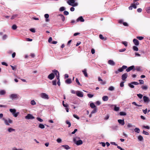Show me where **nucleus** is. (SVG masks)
Returning a JSON list of instances; mask_svg holds the SVG:
<instances>
[{"mask_svg": "<svg viewBox=\"0 0 150 150\" xmlns=\"http://www.w3.org/2000/svg\"><path fill=\"white\" fill-rule=\"evenodd\" d=\"M67 3L69 5L73 6H75L78 5V4L75 3V0H67Z\"/></svg>", "mask_w": 150, "mask_h": 150, "instance_id": "nucleus-1", "label": "nucleus"}, {"mask_svg": "<svg viewBox=\"0 0 150 150\" xmlns=\"http://www.w3.org/2000/svg\"><path fill=\"white\" fill-rule=\"evenodd\" d=\"M127 67L126 66L123 65L122 67L119 69L118 70L115 71V73L116 74H117L119 72H122L124 69H125L127 68Z\"/></svg>", "mask_w": 150, "mask_h": 150, "instance_id": "nucleus-2", "label": "nucleus"}, {"mask_svg": "<svg viewBox=\"0 0 150 150\" xmlns=\"http://www.w3.org/2000/svg\"><path fill=\"white\" fill-rule=\"evenodd\" d=\"M40 96L42 98L45 99H49V97L47 94L45 93H42L40 94Z\"/></svg>", "mask_w": 150, "mask_h": 150, "instance_id": "nucleus-3", "label": "nucleus"}, {"mask_svg": "<svg viewBox=\"0 0 150 150\" xmlns=\"http://www.w3.org/2000/svg\"><path fill=\"white\" fill-rule=\"evenodd\" d=\"M2 120L4 121L5 124L7 125H9L10 123H12V120L10 119H8V120L6 119L5 118H3Z\"/></svg>", "mask_w": 150, "mask_h": 150, "instance_id": "nucleus-4", "label": "nucleus"}, {"mask_svg": "<svg viewBox=\"0 0 150 150\" xmlns=\"http://www.w3.org/2000/svg\"><path fill=\"white\" fill-rule=\"evenodd\" d=\"M52 72L54 75L56 76V78L57 79H59V74L58 71L55 69L52 70Z\"/></svg>", "mask_w": 150, "mask_h": 150, "instance_id": "nucleus-5", "label": "nucleus"}, {"mask_svg": "<svg viewBox=\"0 0 150 150\" xmlns=\"http://www.w3.org/2000/svg\"><path fill=\"white\" fill-rule=\"evenodd\" d=\"M73 141L77 145H79L82 144H83V142L81 140H79L76 141V139L74 138L73 139Z\"/></svg>", "mask_w": 150, "mask_h": 150, "instance_id": "nucleus-6", "label": "nucleus"}, {"mask_svg": "<svg viewBox=\"0 0 150 150\" xmlns=\"http://www.w3.org/2000/svg\"><path fill=\"white\" fill-rule=\"evenodd\" d=\"M25 118L27 119H34V117L32 115L29 114L25 117Z\"/></svg>", "mask_w": 150, "mask_h": 150, "instance_id": "nucleus-7", "label": "nucleus"}, {"mask_svg": "<svg viewBox=\"0 0 150 150\" xmlns=\"http://www.w3.org/2000/svg\"><path fill=\"white\" fill-rule=\"evenodd\" d=\"M76 95L78 97H83V94L82 92L79 91H77L76 92Z\"/></svg>", "mask_w": 150, "mask_h": 150, "instance_id": "nucleus-8", "label": "nucleus"}, {"mask_svg": "<svg viewBox=\"0 0 150 150\" xmlns=\"http://www.w3.org/2000/svg\"><path fill=\"white\" fill-rule=\"evenodd\" d=\"M55 77V75L53 73H51L48 76V78L50 80L53 79Z\"/></svg>", "mask_w": 150, "mask_h": 150, "instance_id": "nucleus-9", "label": "nucleus"}, {"mask_svg": "<svg viewBox=\"0 0 150 150\" xmlns=\"http://www.w3.org/2000/svg\"><path fill=\"white\" fill-rule=\"evenodd\" d=\"M143 98L144 101L145 103H148L150 101L149 98L146 96H144L143 97Z\"/></svg>", "mask_w": 150, "mask_h": 150, "instance_id": "nucleus-10", "label": "nucleus"}, {"mask_svg": "<svg viewBox=\"0 0 150 150\" xmlns=\"http://www.w3.org/2000/svg\"><path fill=\"white\" fill-rule=\"evenodd\" d=\"M127 76V73H124L122 76V79L123 81H125Z\"/></svg>", "mask_w": 150, "mask_h": 150, "instance_id": "nucleus-11", "label": "nucleus"}, {"mask_svg": "<svg viewBox=\"0 0 150 150\" xmlns=\"http://www.w3.org/2000/svg\"><path fill=\"white\" fill-rule=\"evenodd\" d=\"M134 66L133 65L132 66H130L127 69H126V71L127 72H129L131 70H134Z\"/></svg>", "mask_w": 150, "mask_h": 150, "instance_id": "nucleus-12", "label": "nucleus"}, {"mask_svg": "<svg viewBox=\"0 0 150 150\" xmlns=\"http://www.w3.org/2000/svg\"><path fill=\"white\" fill-rule=\"evenodd\" d=\"M10 98L12 100L17 98H18L17 95V94H11L10 95Z\"/></svg>", "mask_w": 150, "mask_h": 150, "instance_id": "nucleus-13", "label": "nucleus"}, {"mask_svg": "<svg viewBox=\"0 0 150 150\" xmlns=\"http://www.w3.org/2000/svg\"><path fill=\"white\" fill-rule=\"evenodd\" d=\"M82 72L84 75V76L86 77H88V75L87 73V69H84L82 71Z\"/></svg>", "mask_w": 150, "mask_h": 150, "instance_id": "nucleus-14", "label": "nucleus"}, {"mask_svg": "<svg viewBox=\"0 0 150 150\" xmlns=\"http://www.w3.org/2000/svg\"><path fill=\"white\" fill-rule=\"evenodd\" d=\"M133 42L136 45H138L139 44V41L136 39H134L133 40Z\"/></svg>", "mask_w": 150, "mask_h": 150, "instance_id": "nucleus-15", "label": "nucleus"}, {"mask_svg": "<svg viewBox=\"0 0 150 150\" xmlns=\"http://www.w3.org/2000/svg\"><path fill=\"white\" fill-rule=\"evenodd\" d=\"M76 21L78 22L80 21L81 22H83L84 21V20L83 18V17L81 16L79 17L76 20Z\"/></svg>", "mask_w": 150, "mask_h": 150, "instance_id": "nucleus-16", "label": "nucleus"}, {"mask_svg": "<svg viewBox=\"0 0 150 150\" xmlns=\"http://www.w3.org/2000/svg\"><path fill=\"white\" fill-rule=\"evenodd\" d=\"M108 62L109 64L112 66L115 65V62L112 60H108Z\"/></svg>", "mask_w": 150, "mask_h": 150, "instance_id": "nucleus-17", "label": "nucleus"}, {"mask_svg": "<svg viewBox=\"0 0 150 150\" xmlns=\"http://www.w3.org/2000/svg\"><path fill=\"white\" fill-rule=\"evenodd\" d=\"M118 122L119 123L121 124L122 125H125V122L124 120H121V119L118 120Z\"/></svg>", "mask_w": 150, "mask_h": 150, "instance_id": "nucleus-18", "label": "nucleus"}, {"mask_svg": "<svg viewBox=\"0 0 150 150\" xmlns=\"http://www.w3.org/2000/svg\"><path fill=\"white\" fill-rule=\"evenodd\" d=\"M58 16L60 17V18H61V19L62 21L64 22L65 21V18L63 15L59 14L58 15Z\"/></svg>", "mask_w": 150, "mask_h": 150, "instance_id": "nucleus-19", "label": "nucleus"}, {"mask_svg": "<svg viewBox=\"0 0 150 150\" xmlns=\"http://www.w3.org/2000/svg\"><path fill=\"white\" fill-rule=\"evenodd\" d=\"M65 82L67 84H70L72 82L71 79H68L66 80Z\"/></svg>", "mask_w": 150, "mask_h": 150, "instance_id": "nucleus-20", "label": "nucleus"}, {"mask_svg": "<svg viewBox=\"0 0 150 150\" xmlns=\"http://www.w3.org/2000/svg\"><path fill=\"white\" fill-rule=\"evenodd\" d=\"M135 70H136L137 71H141V68L140 67H137L136 68H134L133 71H134Z\"/></svg>", "mask_w": 150, "mask_h": 150, "instance_id": "nucleus-21", "label": "nucleus"}, {"mask_svg": "<svg viewBox=\"0 0 150 150\" xmlns=\"http://www.w3.org/2000/svg\"><path fill=\"white\" fill-rule=\"evenodd\" d=\"M108 98L107 96H104L102 97V99L104 101H106L108 100Z\"/></svg>", "mask_w": 150, "mask_h": 150, "instance_id": "nucleus-22", "label": "nucleus"}, {"mask_svg": "<svg viewBox=\"0 0 150 150\" xmlns=\"http://www.w3.org/2000/svg\"><path fill=\"white\" fill-rule=\"evenodd\" d=\"M99 38L101 40H106L107 39V38L106 37L105 38L102 35L100 34L99 35Z\"/></svg>", "mask_w": 150, "mask_h": 150, "instance_id": "nucleus-23", "label": "nucleus"}, {"mask_svg": "<svg viewBox=\"0 0 150 150\" xmlns=\"http://www.w3.org/2000/svg\"><path fill=\"white\" fill-rule=\"evenodd\" d=\"M62 146L64 147L65 149L67 150L69 149L70 148L69 146L67 145H62Z\"/></svg>", "mask_w": 150, "mask_h": 150, "instance_id": "nucleus-24", "label": "nucleus"}, {"mask_svg": "<svg viewBox=\"0 0 150 150\" xmlns=\"http://www.w3.org/2000/svg\"><path fill=\"white\" fill-rule=\"evenodd\" d=\"M6 92L4 90H1L0 91V95H3L5 94Z\"/></svg>", "mask_w": 150, "mask_h": 150, "instance_id": "nucleus-25", "label": "nucleus"}, {"mask_svg": "<svg viewBox=\"0 0 150 150\" xmlns=\"http://www.w3.org/2000/svg\"><path fill=\"white\" fill-rule=\"evenodd\" d=\"M90 106L92 108H96V105L93 103H91L90 104Z\"/></svg>", "mask_w": 150, "mask_h": 150, "instance_id": "nucleus-26", "label": "nucleus"}, {"mask_svg": "<svg viewBox=\"0 0 150 150\" xmlns=\"http://www.w3.org/2000/svg\"><path fill=\"white\" fill-rule=\"evenodd\" d=\"M138 139L139 141H142L143 140V137L141 135L139 136Z\"/></svg>", "mask_w": 150, "mask_h": 150, "instance_id": "nucleus-27", "label": "nucleus"}, {"mask_svg": "<svg viewBox=\"0 0 150 150\" xmlns=\"http://www.w3.org/2000/svg\"><path fill=\"white\" fill-rule=\"evenodd\" d=\"M9 111L11 112L12 113V114L16 112V110L15 109H10Z\"/></svg>", "mask_w": 150, "mask_h": 150, "instance_id": "nucleus-28", "label": "nucleus"}, {"mask_svg": "<svg viewBox=\"0 0 150 150\" xmlns=\"http://www.w3.org/2000/svg\"><path fill=\"white\" fill-rule=\"evenodd\" d=\"M126 113L125 112H120V115L121 116L126 115Z\"/></svg>", "mask_w": 150, "mask_h": 150, "instance_id": "nucleus-29", "label": "nucleus"}, {"mask_svg": "<svg viewBox=\"0 0 150 150\" xmlns=\"http://www.w3.org/2000/svg\"><path fill=\"white\" fill-rule=\"evenodd\" d=\"M97 109L96 108H94L93 110L91 112V113H96L97 112Z\"/></svg>", "mask_w": 150, "mask_h": 150, "instance_id": "nucleus-30", "label": "nucleus"}, {"mask_svg": "<svg viewBox=\"0 0 150 150\" xmlns=\"http://www.w3.org/2000/svg\"><path fill=\"white\" fill-rule=\"evenodd\" d=\"M133 49L134 51H137L138 50V47L135 46H134L133 47Z\"/></svg>", "mask_w": 150, "mask_h": 150, "instance_id": "nucleus-31", "label": "nucleus"}, {"mask_svg": "<svg viewBox=\"0 0 150 150\" xmlns=\"http://www.w3.org/2000/svg\"><path fill=\"white\" fill-rule=\"evenodd\" d=\"M119 107H117L116 106V105H115V107L114 108V110L115 111H118L119 110Z\"/></svg>", "mask_w": 150, "mask_h": 150, "instance_id": "nucleus-32", "label": "nucleus"}, {"mask_svg": "<svg viewBox=\"0 0 150 150\" xmlns=\"http://www.w3.org/2000/svg\"><path fill=\"white\" fill-rule=\"evenodd\" d=\"M134 130L135 132L137 133H139L140 132V129L138 128H136L134 129Z\"/></svg>", "mask_w": 150, "mask_h": 150, "instance_id": "nucleus-33", "label": "nucleus"}, {"mask_svg": "<svg viewBox=\"0 0 150 150\" xmlns=\"http://www.w3.org/2000/svg\"><path fill=\"white\" fill-rule=\"evenodd\" d=\"M66 123L68 125V127H71V123L68 120H66Z\"/></svg>", "mask_w": 150, "mask_h": 150, "instance_id": "nucleus-34", "label": "nucleus"}, {"mask_svg": "<svg viewBox=\"0 0 150 150\" xmlns=\"http://www.w3.org/2000/svg\"><path fill=\"white\" fill-rule=\"evenodd\" d=\"M39 127L41 129H43L45 128V126L44 125L41 124H39Z\"/></svg>", "mask_w": 150, "mask_h": 150, "instance_id": "nucleus-35", "label": "nucleus"}, {"mask_svg": "<svg viewBox=\"0 0 150 150\" xmlns=\"http://www.w3.org/2000/svg\"><path fill=\"white\" fill-rule=\"evenodd\" d=\"M142 88L143 90H146L148 88V87L147 86H142Z\"/></svg>", "mask_w": 150, "mask_h": 150, "instance_id": "nucleus-36", "label": "nucleus"}, {"mask_svg": "<svg viewBox=\"0 0 150 150\" xmlns=\"http://www.w3.org/2000/svg\"><path fill=\"white\" fill-rule=\"evenodd\" d=\"M65 9V8L64 7L62 6L59 9V11H64Z\"/></svg>", "mask_w": 150, "mask_h": 150, "instance_id": "nucleus-37", "label": "nucleus"}, {"mask_svg": "<svg viewBox=\"0 0 150 150\" xmlns=\"http://www.w3.org/2000/svg\"><path fill=\"white\" fill-rule=\"evenodd\" d=\"M12 28L13 30H16L17 28V26L16 25H13L12 27Z\"/></svg>", "mask_w": 150, "mask_h": 150, "instance_id": "nucleus-38", "label": "nucleus"}, {"mask_svg": "<svg viewBox=\"0 0 150 150\" xmlns=\"http://www.w3.org/2000/svg\"><path fill=\"white\" fill-rule=\"evenodd\" d=\"M137 38L139 40H142L144 39V38L142 36H137Z\"/></svg>", "mask_w": 150, "mask_h": 150, "instance_id": "nucleus-39", "label": "nucleus"}, {"mask_svg": "<svg viewBox=\"0 0 150 150\" xmlns=\"http://www.w3.org/2000/svg\"><path fill=\"white\" fill-rule=\"evenodd\" d=\"M114 89V87L112 86H110L108 88V90L110 91H113Z\"/></svg>", "mask_w": 150, "mask_h": 150, "instance_id": "nucleus-40", "label": "nucleus"}, {"mask_svg": "<svg viewBox=\"0 0 150 150\" xmlns=\"http://www.w3.org/2000/svg\"><path fill=\"white\" fill-rule=\"evenodd\" d=\"M19 114V112H17V113L15 112L14 113H13V115L15 117H16Z\"/></svg>", "mask_w": 150, "mask_h": 150, "instance_id": "nucleus-41", "label": "nucleus"}, {"mask_svg": "<svg viewBox=\"0 0 150 150\" xmlns=\"http://www.w3.org/2000/svg\"><path fill=\"white\" fill-rule=\"evenodd\" d=\"M127 126L128 128H130L133 127V126L131 124L129 123L128 124Z\"/></svg>", "mask_w": 150, "mask_h": 150, "instance_id": "nucleus-42", "label": "nucleus"}, {"mask_svg": "<svg viewBox=\"0 0 150 150\" xmlns=\"http://www.w3.org/2000/svg\"><path fill=\"white\" fill-rule=\"evenodd\" d=\"M8 131L9 132H11L12 131H15V129H12V128H10L8 129Z\"/></svg>", "mask_w": 150, "mask_h": 150, "instance_id": "nucleus-43", "label": "nucleus"}, {"mask_svg": "<svg viewBox=\"0 0 150 150\" xmlns=\"http://www.w3.org/2000/svg\"><path fill=\"white\" fill-rule=\"evenodd\" d=\"M131 6L132 8H137V6L134 3L132 4H131Z\"/></svg>", "mask_w": 150, "mask_h": 150, "instance_id": "nucleus-44", "label": "nucleus"}, {"mask_svg": "<svg viewBox=\"0 0 150 150\" xmlns=\"http://www.w3.org/2000/svg\"><path fill=\"white\" fill-rule=\"evenodd\" d=\"M52 84L53 85H57V80H54L52 81Z\"/></svg>", "mask_w": 150, "mask_h": 150, "instance_id": "nucleus-45", "label": "nucleus"}, {"mask_svg": "<svg viewBox=\"0 0 150 150\" xmlns=\"http://www.w3.org/2000/svg\"><path fill=\"white\" fill-rule=\"evenodd\" d=\"M7 37V35H4L2 37V39L5 40L6 39Z\"/></svg>", "mask_w": 150, "mask_h": 150, "instance_id": "nucleus-46", "label": "nucleus"}, {"mask_svg": "<svg viewBox=\"0 0 150 150\" xmlns=\"http://www.w3.org/2000/svg\"><path fill=\"white\" fill-rule=\"evenodd\" d=\"M142 133L143 134L146 135H149V133L148 132L145 131L144 130H143Z\"/></svg>", "mask_w": 150, "mask_h": 150, "instance_id": "nucleus-47", "label": "nucleus"}, {"mask_svg": "<svg viewBox=\"0 0 150 150\" xmlns=\"http://www.w3.org/2000/svg\"><path fill=\"white\" fill-rule=\"evenodd\" d=\"M131 84H132L137 85H138L139 84V83L137 82L134 81L131 82Z\"/></svg>", "mask_w": 150, "mask_h": 150, "instance_id": "nucleus-48", "label": "nucleus"}, {"mask_svg": "<svg viewBox=\"0 0 150 150\" xmlns=\"http://www.w3.org/2000/svg\"><path fill=\"white\" fill-rule=\"evenodd\" d=\"M17 16H18V15L17 14L14 15L12 16L11 17V19H13L15 18Z\"/></svg>", "mask_w": 150, "mask_h": 150, "instance_id": "nucleus-49", "label": "nucleus"}, {"mask_svg": "<svg viewBox=\"0 0 150 150\" xmlns=\"http://www.w3.org/2000/svg\"><path fill=\"white\" fill-rule=\"evenodd\" d=\"M133 84H131V83H130L128 84V86L131 88H134V86L133 85Z\"/></svg>", "mask_w": 150, "mask_h": 150, "instance_id": "nucleus-50", "label": "nucleus"}, {"mask_svg": "<svg viewBox=\"0 0 150 150\" xmlns=\"http://www.w3.org/2000/svg\"><path fill=\"white\" fill-rule=\"evenodd\" d=\"M76 82L79 85L81 86V84L79 83V81L77 78H76Z\"/></svg>", "mask_w": 150, "mask_h": 150, "instance_id": "nucleus-51", "label": "nucleus"}, {"mask_svg": "<svg viewBox=\"0 0 150 150\" xmlns=\"http://www.w3.org/2000/svg\"><path fill=\"white\" fill-rule=\"evenodd\" d=\"M87 96L89 98H92L93 97V95L88 93L87 94Z\"/></svg>", "mask_w": 150, "mask_h": 150, "instance_id": "nucleus-52", "label": "nucleus"}, {"mask_svg": "<svg viewBox=\"0 0 150 150\" xmlns=\"http://www.w3.org/2000/svg\"><path fill=\"white\" fill-rule=\"evenodd\" d=\"M137 96L140 98H142L143 97V95L141 94H137Z\"/></svg>", "mask_w": 150, "mask_h": 150, "instance_id": "nucleus-53", "label": "nucleus"}, {"mask_svg": "<svg viewBox=\"0 0 150 150\" xmlns=\"http://www.w3.org/2000/svg\"><path fill=\"white\" fill-rule=\"evenodd\" d=\"M122 43L126 47L127 46V42L126 41L123 42H122Z\"/></svg>", "mask_w": 150, "mask_h": 150, "instance_id": "nucleus-54", "label": "nucleus"}, {"mask_svg": "<svg viewBox=\"0 0 150 150\" xmlns=\"http://www.w3.org/2000/svg\"><path fill=\"white\" fill-rule=\"evenodd\" d=\"M146 11L148 13H150V7L146 8Z\"/></svg>", "mask_w": 150, "mask_h": 150, "instance_id": "nucleus-55", "label": "nucleus"}, {"mask_svg": "<svg viewBox=\"0 0 150 150\" xmlns=\"http://www.w3.org/2000/svg\"><path fill=\"white\" fill-rule=\"evenodd\" d=\"M30 103L31 104L33 105H34L36 104L34 100H32V101H31Z\"/></svg>", "mask_w": 150, "mask_h": 150, "instance_id": "nucleus-56", "label": "nucleus"}, {"mask_svg": "<svg viewBox=\"0 0 150 150\" xmlns=\"http://www.w3.org/2000/svg\"><path fill=\"white\" fill-rule=\"evenodd\" d=\"M73 116L78 120L79 119V117L76 115L74 114L73 115Z\"/></svg>", "mask_w": 150, "mask_h": 150, "instance_id": "nucleus-57", "label": "nucleus"}, {"mask_svg": "<svg viewBox=\"0 0 150 150\" xmlns=\"http://www.w3.org/2000/svg\"><path fill=\"white\" fill-rule=\"evenodd\" d=\"M143 127L144 128H145L146 129H150L149 127L147 125H146V126L143 125Z\"/></svg>", "mask_w": 150, "mask_h": 150, "instance_id": "nucleus-58", "label": "nucleus"}, {"mask_svg": "<svg viewBox=\"0 0 150 150\" xmlns=\"http://www.w3.org/2000/svg\"><path fill=\"white\" fill-rule=\"evenodd\" d=\"M132 104L136 106H142V105H138L135 102H133L132 103Z\"/></svg>", "mask_w": 150, "mask_h": 150, "instance_id": "nucleus-59", "label": "nucleus"}, {"mask_svg": "<svg viewBox=\"0 0 150 150\" xmlns=\"http://www.w3.org/2000/svg\"><path fill=\"white\" fill-rule=\"evenodd\" d=\"M109 117V115H107L104 118V119L105 120H107L108 119Z\"/></svg>", "mask_w": 150, "mask_h": 150, "instance_id": "nucleus-60", "label": "nucleus"}, {"mask_svg": "<svg viewBox=\"0 0 150 150\" xmlns=\"http://www.w3.org/2000/svg\"><path fill=\"white\" fill-rule=\"evenodd\" d=\"M124 82L123 81L120 84V86L121 87H123L124 86Z\"/></svg>", "mask_w": 150, "mask_h": 150, "instance_id": "nucleus-61", "label": "nucleus"}, {"mask_svg": "<svg viewBox=\"0 0 150 150\" xmlns=\"http://www.w3.org/2000/svg\"><path fill=\"white\" fill-rule=\"evenodd\" d=\"M139 83L141 84H143L144 83V81L142 80H139Z\"/></svg>", "mask_w": 150, "mask_h": 150, "instance_id": "nucleus-62", "label": "nucleus"}, {"mask_svg": "<svg viewBox=\"0 0 150 150\" xmlns=\"http://www.w3.org/2000/svg\"><path fill=\"white\" fill-rule=\"evenodd\" d=\"M64 14L65 15H67L69 14V13L67 11H65L64 12Z\"/></svg>", "mask_w": 150, "mask_h": 150, "instance_id": "nucleus-63", "label": "nucleus"}, {"mask_svg": "<svg viewBox=\"0 0 150 150\" xmlns=\"http://www.w3.org/2000/svg\"><path fill=\"white\" fill-rule=\"evenodd\" d=\"M142 111H143V113L145 114H146L147 112V109L146 108V109L145 110H142Z\"/></svg>", "mask_w": 150, "mask_h": 150, "instance_id": "nucleus-64", "label": "nucleus"}]
</instances>
